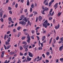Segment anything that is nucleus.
Here are the masks:
<instances>
[{"instance_id":"f257e3e1","label":"nucleus","mask_w":63,"mask_h":63,"mask_svg":"<svg viewBox=\"0 0 63 63\" xmlns=\"http://www.w3.org/2000/svg\"><path fill=\"white\" fill-rule=\"evenodd\" d=\"M23 21H22L19 22V23L20 24H21V25H25L26 24V22H27V17H26L24 18H23ZM23 20H24V21H25V22H24V21Z\"/></svg>"},{"instance_id":"f03ea898","label":"nucleus","mask_w":63,"mask_h":63,"mask_svg":"<svg viewBox=\"0 0 63 63\" xmlns=\"http://www.w3.org/2000/svg\"><path fill=\"white\" fill-rule=\"evenodd\" d=\"M50 24L48 23V22L47 20H46L44 22V23L43 24V27H45V28H47V26H49Z\"/></svg>"},{"instance_id":"7ed1b4c3","label":"nucleus","mask_w":63,"mask_h":63,"mask_svg":"<svg viewBox=\"0 0 63 63\" xmlns=\"http://www.w3.org/2000/svg\"><path fill=\"white\" fill-rule=\"evenodd\" d=\"M23 47L24 48H25V51H26V52H28V49L27 48L29 46L23 45Z\"/></svg>"},{"instance_id":"20e7f679","label":"nucleus","mask_w":63,"mask_h":63,"mask_svg":"<svg viewBox=\"0 0 63 63\" xmlns=\"http://www.w3.org/2000/svg\"><path fill=\"white\" fill-rule=\"evenodd\" d=\"M27 38L28 39L27 40V42H28V43H30L31 39L29 34H28V36H27Z\"/></svg>"},{"instance_id":"39448f33","label":"nucleus","mask_w":63,"mask_h":63,"mask_svg":"<svg viewBox=\"0 0 63 63\" xmlns=\"http://www.w3.org/2000/svg\"><path fill=\"white\" fill-rule=\"evenodd\" d=\"M4 48L5 49V50H6V49H9L10 47H11V45H8L7 46V47H6V45H4Z\"/></svg>"},{"instance_id":"423d86ee","label":"nucleus","mask_w":63,"mask_h":63,"mask_svg":"<svg viewBox=\"0 0 63 63\" xmlns=\"http://www.w3.org/2000/svg\"><path fill=\"white\" fill-rule=\"evenodd\" d=\"M0 17L1 18V19H0V20H1V22H3L4 20H3V19L2 18V16H3V14H2V12H1L0 13Z\"/></svg>"},{"instance_id":"0eeeda50","label":"nucleus","mask_w":63,"mask_h":63,"mask_svg":"<svg viewBox=\"0 0 63 63\" xmlns=\"http://www.w3.org/2000/svg\"><path fill=\"white\" fill-rule=\"evenodd\" d=\"M28 53H29V55L30 57H33V55L32 54V53H31L30 52H29Z\"/></svg>"},{"instance_id":"6e6552de","label":"nucleus","mask_w":63,"mask_h":63,"mask_svg":"<svg viewBox=\"0 0 63 63\" xmlns=\"http://www.w3.org/2000/svg\"><path fill=\"white\" fill-rule=\"evenodd\" d=\"M54 2V0H52L51 2H50V3H49V7H50V6H51V4L53 3V2Z\"/></svg>"},{"instance_id":"1a4fd4ad","label":"nucleus","mask_w":63,"mask_h":63,"mask_svg":"<svg viewBox=\"0 0 63 63\" xmlns=\"http://www.w3.org/2000/svg\"><path fill=\"white\" fill-rule=\"evenodd\" d=\"M57 5H58V3H57L54 5V8H55V10H56V8H57L58 7V6H57Z\"/></svg>"},{"instance_id":"9d476101","label":"nucleus","mask_w":63,"mask_h":63,"mask_svg":"<svg viewBox=\"0 0 63 63\" xmlns=\"http://www.w3.org/2000/svg\"><path fill=\"white\" fill-rule=\"evenodd\" d=\"M60 27V25L59 24H58V25L57 26H56L55 27V29H58Z\"/></svg>"},{"instance_id":"9b49d317","label":"nucleus","mask_w":63,"mask_h":63,"mask_svg":"<svg viewBox=\"0 0 63 63\" xmlns=\"http://www.w3.org/2000/svg\"><path fill=\"white\" fill-rule=\"evenodd\" d=\"M63 37H62V38H61L60 39L61 41L58 42L59 44H61V43H62V42H63Z\"/></svg>"},{"instance_id":"f8f14e48","label":"nucleus","mask_w":63,"mask_h":63,"mask_svg":"<svg viewBox=\"0 0 63 63\" xmlns=\"http://www.w3.org/2000/svg\"><path fill=\"white\" fill-rule=\"evenodd\" d=\"M49 10V9L48 8H47V7H46L44 8V11H47Z\"/></svg>"},{"instance_id":"ddd939ff","label":"nucleus","mask_w":63,"mask_h":63,"mask_svg":"<svg viewBox=\"0 0 63 63\" xmlns=\"http://www.w3.org/2000/svg\"><path fill=\"white\" fill-rule=\"evenodd\" d=\"M38 19L40 21H41L42 19V17L41 16H39L38 17Z\"/></svg>"},{"instance_id":"4468645a","label":"nucleus","mask_w":63,"mask_h":63,"mask_svg":"<svg viewBox=\"0 0 63 63\" xmlns=\"http://www.w3.org/2000/svg\"><path fill=\"white\" fill-rule=\"evenodd\" d=\"M63 47V44L62 46L60 47L59 48V49L60 51H61L62 50V48Z\"/></svg>"},{"instance_id":"2eb2a0df","label":"nucleus","mask_w":63,"mask_h":63,"mask_svg":"<svg viewBox=\"0 0 63 63\" xmlns=\"http://www.w3.org/2000/svg\"><path fill=\"white\" fill-rule=\"evenodd\" d=\"M5 45H10V42L6 41L5 42Z\"/></svg>"},{"instance_id":"dca6fc26","label":"nucleus","mask_w":63,"mask_h":63,"mask_svg":"<svg viewBox=\"0 0 63 63\" xmlns=\"http://www.w3.org/2000/svg\"><path fill=\"white\" fill-rule=\"evenodd\" d=\"M1 13L2 14V15H3V13H4V11H2V8H1L0 9V13Z\"/></svg>"},{"instance_id":"f3484780","label":"nucleus","mask_w":63,"mask_h":63,"mask_svg":"<svg viewBox=\"0 0 63 63\" xmlns=\"http://www.w3.org/2000/svg\"><path fill=\"white\" fill-rule=\"evenodd\" d=\"M21 28V27L20 26H19L17 28V30L19 31L20 29Z\"/></svg>"},{"instance_id":"a211bd4d","label":"nucleus","mask_w":63,"mask_h":63,"mask_svg":"<svg viewBox=\"0 0 63 63\" xmlns=\"http://www.w3.org/2000/svg\"><path fill=\"white\" fill-rule=\"evenodd\" d=\"M27 5L29 6V0H28L27 1Z\"/></svg>"},{"instance_id":"6ab92c4d","label":"nucleus","mask_w":63,"mask_h":63,"mask_svg":"<svg viewBox=\"0 0 63 63\" xmlns=\"http://www.w3.org/2000/svg\"><path fill=\"white\" fill-rule=\"evenodd\" d=\"M42 41H43L45 40V39L46 38V36H43L42 37Z\"/></svg>"},{"instance_id":"aec40b11","label":"nucleus","mask_w":63,"mask_h":63,"mask_svg":"<svg viewBox=\"0 0 63 63\" xmlns=\"http://www.w3.org/2000/svg\"><path fill=\"white\" fill-rule=\"evenodd\" d=\"M22 43L23 44H24L25 45H27V42H22Z\"/></svg>"},{"instance_id":"412c9836","label":"nucleus","mask_w":63,"mask_h":63,"mask_svg":"<svg viewBox=\"0 0 63 63\" xmlns=\"http://www.w3.org/2000/svg\"><path fill=\"white\" fill-rule=\"evenodd\" d=\"M52 37L50 40L49 42V44H50L51 43V41H52Z\"/></svg>"},{"instance_id":"4be33fe9","label":"nucleus","mask_w":63,"mask_h":63,"mask_svg":"<svg viewBox=\"0 0 63 63\" xmlns=\"http://www.w3.org/2000/svg\"><path fill=\"white\" fill-rule=\"evenodd\" d=\"M26 38V37L24 36H23L21 38V40H24L25 38Z\"/></svg>"},{"instance_id":"5701e85b","label":"nucleus","mask_w":63,"mask_h":63,"mask_svg":"<svg viewBox=\"0 0 63 63\" xmlns=\"http://www.w3.org/2000/svg\"><path fill=\"white\" fill-rule=\"evenodd\" d=\"M6 37H7V34H6L5 35L4 37V39L5 40H6Z\"/></svg>"},{"instance_id":"b1692460","label":"nucleus","mask_w":63,"mask_h":63,"mask_svg":"<svg viewBox=\"0 0 63 63\" xmlns=\"http://www.w3.org/2000/svg\"><path fill=\"white\" fill-rule=\"evenodd\" d=\"M10 39H11V37H9V38H8V40H7L8 42H10Z\"/></svg>"},{"instance_id":"393cba45","label":"nucleus","mask_w":63,"mask_h":63,"mask_svg":"<svg viewBox=\"0 0 63 63\" xmlns=\"http://www.w3.org/2000/svg\"><path fill=\"white\" fill-rule=\"evenodd\" d=\"M21 34V32H19L18 33V35H17V37H19V36H20V34Z\"/></svg>"},{"instance_id":"a878e982","label":"nucleus","mask_w":63,"mask_h":63,"mask_svg":"<svg viewBox=\"0 0 63 63\" xmlns=\"http://www.w3.org/2000/svg\"><path fill=\"white\" fill-rule=\"evenodd\" d=\"M8 20L10 21H11L12 20V18L11 17H10L8 18Z\"/></svg>"},{"instance_id":"bb28decb","label":"nucleus","mask_w":63,"mask_h":63,"mask_svg":"<svg viewBox=\"0 0 63 63\" xmlns=\"http://www.w3.org/2000/svg\"><path fill=\"white\" fill-rule=\"evenodd\" d=\"M20 18H24L25 17H24V15H22L20 17Z\"/></svg>"},{"instance_id":"cd10ccee","label":"nucleus","mask_w":63,"mask_h":63,"mask_svg":"<svg viewBox=\"0 0 63 63\" xmlns=\"http://www.w3.org/2000/svg\"><path fill=\"white\" fill-rule=\"evenodd\" d=\"M33 13H34V14H36V15H37L38 14V13L36 11H33Z\"/></svg>"},{"instance_id":"c85d7f7f","label":"nucleus","mask_w":63,"mask_h":63,"mask_svg":"<svg viewBox=\"0 0 63 63\" xmlns=\"http://www.w3.org/2000/svg\"><path fill=\"white\" fill-rule=\"evenodd\" d=\"M20 50H22V49H23V48L22 47L20 46Z\"/></svg>"},{"instance_id":"c756f323","label":"nucleus","mask_w":63,"mask_h":63,"mask_svg":"<svg viewBox=\"0 0 63 63\" xmlns=\"http://www.w3.org/2000/svg\"><path fill=\"white\" fill-rule=\"evenodd\" d=\"M50 53L49 52H47L46 53V54H47V55L48 56V55Z\"/></svg>"},{"instance_id":"7c9ffc66","label":"nucleus","mask_w":63,"mask_h":63,"mask_svg":"<svg viewBox=\"0 0 63 63\" xmlns=\"http://www.w3.org/2000/svg\"><path fill=\"white\" fill-rule=\"evenodd\" d=\"M31 58H30L29 59H28V61H31Z\"/></svg>"},{"instance_id":"2f4dec72","label":"nucleus","mask_w":63,"mask_h":63,"mask_svg":"<svg viewBox=\"0 0 63 63\" xmlns=\"http://www.w3.org/2000/svg\"><path fill=\"white\" fill-rule=\"evenodd\" d=\"M42 56L44 58H45V54H42Z\"/></svg>"},{"instance_id":"473e14b6","label":"nucleus","mask_w":63,"mask_h":63,"mask_svg":"<svg viewBox=\"0 0 63 63\" xmlns=\"http://www.w3.org/2000/svg\"><path fill=\"white\" fill-rule=\"evenodd\" d=\"M52 19V18L51 17H49V20H51Z\"/></svg>"},{"instance_id":"72a5a7b5","label":"nucleus","mask_w":63,"mask_h":63,"mask_svg":"<svg viewBox=\"0 0 63 63\" xmlns=\"http://www.w3.org/2000/svg\"><path fill=\"white\" fill-rule=\"evenodd\" d=\"M27 55V53L26 52L24 54V56H26Z\"/></svg>"},{"instance_id":"f704fd0d","label":"nucleus","mask_w":63,"mask_h":63,"mask_svg":"<svg viewBox=\"0 0 63 63\" xmlns=\"http://www.w3.org/2000/svg\"><path fill=\"white\" fill-rule=\"evenodd\" d=\"M48 16H51V13H49V14H48Z\"/></svg>"},{"instance_id":"c9c22d12","label":"nucleus","mask_w":63,"mask_h":63,"mask_svg":"<svg viewBox=\"0 0 63 63\" xmlns=\"http://www.w3.org/2000/svg\"><path fill=\"white\" fill-rule=\"evenodd\" d=\"M28 23L29 25H30L31 24V23H30V21L29 20L28 21Z\"/></svg>"},{"instance_id":"e433bc0d","label":"nucleus","mask_w":63,"mask_h":63,"mask_svg":"<svg viewBox=\"0 0 63 63\" xmlns=\"http://www.w3.org/2000/svg\"><path fill=\"white\" fill-rule=\"evenodd\" d=\"M36 37H37V39H38L37 41H38L39 40H40V38H39V37L37 36H36Z\"/></svg>"},{"instance_id":"4c0bfd02","label":"nucleus","mask_w":63,"mask_h":63,"mask_svg":"<svg viewBox=\"0 0 63 63\" xmlns=\"http://www.w3.org/2000/svg\"><path fill=\"white\" fill-rule=\"evenodd\" d=\"M60 60L61 61V62H63V58H61L60 59Z\"/></svg>"},{"instance_id":"58836bf2","label":"nucleus","mask_w":63,"mask_h":63,"mask_svg":"<svg viewBox=\"0 0 63 63\" xmlns=\"http://www.w3.org/2000/svg\"><path fill=\"white\" fill-rule=\"evenodd\" d=\"M49 60H46V63H48L49 62Z\"/></svg>"},{"instance_id":"ea45409f","label":"nucleus","mask_w":63,"mask_h":63,"mask_svg":"<svg viewBox=\"0 0 63 63\" xmlns=\"http://www.w3.org/2000/svg\"><path fill=\"white\" fill-rule=\"evenodd\" d=\"M38 49L39 50H42V47H39L38 48Z\"/></svg>"},{"instance_id":"a19ab883","label":"nucleus","mask_w":63,"mask_h":63,"mask_svg":"<svg viewBox=\"0 0 63 63\" xmlns=\"http://www.w3.org/2000/svg\"><path fill=\"white\" fill-rule=\"evenodd\" d=\"M4 56V54H1V58H3Z\"/></svg>"},{"instance_id":"79ce46f5","label":"nucleus","mask_w":63,"mask_h":63,"mask_svg":"<svg viewBox=\"0 0 63 63\" xmlns=\"http://www.w3.org/2000/svg\"><path fill=\"white\" fill-rule=\"evenodd\" d=\"M34 5L33 4L31 5V7H32V8H34Z\"/></svg>"},{"instance_id":"37998d69","label":"nucleus","mask_w":63,"mask_h":63,"mask_svg":"<svg viewBox=\"0 0 63 63\" xmlns=\"http://www.w3.org/2000/svg\"><path fill=\"white\" fill-rule=\"evenodd\" d=\"M13 52H10V55H13Z\"/></svg>"},{"instance_id":"c03bdc74","label":"nucleus","mask_w":63,"mask_h":63,"mask_svg":"<svg viewBox=\"0 0 63 63\" xmlns=\"http://www.w3.org/2000/svg\"><path fill=\"white\" fill-rule=\"evenodd\" d=\"M38 17H37L36 18V22H37V21H38Z\"/></svg>"},{"instance_id":"a18cd8bd","label":"nucleus","mask_w":63,"mask_h":63,"mask_svg":"<svg viewBox=\"0 0 63 63\" xmlns=\"http://www.w3.org/2000/svg\"><path fill=\"white\" fill-rule=\"evenodd\" d=\"M56 40H59V36H58L56 38Z\"/></svg>"},{"instance_id":"49530a36","label":"nucleus","mask_w":63,"mask_h":63,"mask_svg":"<svg viewBox=\"0 0 63 63\" xmlns=\"http://www.w3.org/2000/svg\"><path fill=\"white\" fill-rule=\"evenodd\" d=\"M17 6H18V4L16 3L15 5L16 8H17Z\"/></svg>"},{"instance_id":"de8ad7c7","label":"nucleus","mask_w":63,"mask_h":63,"mask_svg":"<svg viewBox=\"0 0 63 63\" xmlns=\"http://www.w3.org/2000/svg\"><path fill=\"white\" fill-rule=\"evenodd\" d=\"M11 32V31H8L7 32V34H9V33H10Z\"/></svg>"},{"instance_id":"09e8293b","label":"nucleus","mask_w":63,"mask_h":63,"mask_svg":"<svg viewBox=\"0 0 63 63\" xmlns=\"http://www.w3.org/2000/svg\"><path fill=\"white\" fill-rule=\"evenodd\" d=\"M45 5L46 6H47L48 5V2H47L46 4H45Z\"/></svg>"},{"instance_id":"8fccbe9b","label":"nucleus","mask_w":63,"mask_h":63,"mask_svg":"<svg viewBox=\"0 0 63 63\" xmlns=\"http://www.w3.org/2000/svg\"><path fill=\"white\" fill-rule=\"evenodd\" d=\"M44 12H45V10H43V12H42V14L43 15H45V13H44Z\"/></svg>"},{"instance_id":"3c124183","label":"nucleus","mask_w":63,"mask_h":63,"mask_svg":"<svg viewBox=\"0 0 63 63\" xmlns=\"http://www.w3.org/2000/svg\"><path fill=\"white\" fill-rule=\"evenodd\" d=\"M40 44L41 45V47H43L44 46V45H43V44H42V43H40Z\"/></svg>"},{"instance_id":"603ef678","label":"nucleus","mask_w":63,"mask_h":63,"mask_svg":"<svg viewBox=\"0 0 63 63\" xmlns=\"http://www.w3.org/2000/svg\"><path fill=\"white\" fill-rule=\"evenodd\" d=\"M32 7H31L30 9V12H32Z\"/></svg>"},{"instance_id":"864d4df0","label":"nucleus","mask_w":63,"mask_h":63,"mask_svg":"<svg viewBox=\"0 0 63 63\" xmlns=\"http://www.w3.org/2000/svg\"><path fill=\"white\" fill-rule=\"evenodd\" d=\"M8 8L9 10H12V8L10 7H8Z\"/></svg>"},{"instance_id":"5fc2aeb1","label":"nucleus","mask_w":63,"mask_h":63,"mask_svg":"<svg viewBox=\"0 0 63 63\" xmlns=\"http://www.w3.org/2000/svg\"><path fill=\"white\" fill-rule=\"evenodd\" d=\"M20 55H21V56H22L23 55V54L22 53H21L20 52Z\"/></svg>"},{"instance_id":"6e6d98bb","label":"nucleus","mask_w":63,"mask_h":63,"mask_svg":"<svg viewBox=\"0 0 63 63\" xmlns=\"http://www.w3.org/2000/svg\"><path fill=\"white\" fill-rule=\"evenodd\" d=\"M24 11L25 13H26L27 12V9H26L24 10Z\"/></svg>"},{"instance_id":"4d7b16f0","label":"nucleus","mask_w":63,"mask_h":63,"mask_svg":"<svg viewBox=\"0 0 63 63\" xmlns=\"http://www.w3.org/2000/svg\"><path fill=\"white\" fill-rule=\"evenodd\" d=\"M13 31L14 32H16V30L15 29L13 30Z\"/></svg>"},{"instance_id":"13d9d810","label":"nucleus","mask_w":63,"mask_h":63,"mask_svg":"<svg viewBox=\"0 0 63 63\" xmlns=\"http://www.w3.org/2000/svg\"><path fill=\"white\" fill-rule=\"evenodd\" d=\"M39 27H37L35 29V30H38V29H39Z\"/></svg>"},{"instance_id":"bf43d9fd","label":"nucleus","mask_w":63,"mask_h":63,"mask_svg":"<svg viewBox=\"0 0 63 63\" xmlns=\"http://www.w3.org/2000/svg\"><path fill=\"white\" fill-rule=\"evenodd\" d=\"M33 15V14H31L29 16V17H32V16Z\"/></svg>"},{"instance_id":"052dcab7","label":"nucleus","mask_w":63,"mask_h":63,"mask_svg":"<svg viewBox=\"0 0 63 63\" xmlns=\"http://www.w3.org/2000/svg\"><path fill=\"white\" fill-rule=\"evenodd\" d=\"M53 41L54 42V43H56V40L54 39H53Z\"/></svg>"},{"instance_id":"680f3d73","label":"nucleus","mask_w":63,"mask_h":63,"mask_svg":"<svg viewBox=\"0 0 63 63\" xmlns=\"http://www.w3.org/2000/svg\"><path fill=\"white\" fill-rule=\"evenodd\" d=\"M54 32L55 34H56V32H55V30H54Z\"/></svg>"},{"instance_id":"e2e57ef3","label":"nucleus","mask_w":63,"mask_h":63,"mask_svg":"<svg viewBox=\"0 0 63 63\" xmlns=\"http://www.w3.org/2000/svg\"><path fill=\"white\" fill-rule=\"evenodd\" d=\"M31 38L33 40H34V37H33V36H31Z\"/></svg>"},{"instance_id":"0e129e2a","label":"nucleus","mask_w":63,"mask_h":63,"mask_svg":"<svg viewBox=\"0 0 63 63\" xmlns=\"http://www.w3.org/2000/svg\"><path fill=\"white\" fill-rule=\"evenodd\" d=\"M53 23H55V19H54L53 21Z\"/></svg>"},{"instance_id":"69168bd1","label":"nucleus","mask_w":63,"mask_h":63,"mask_svg":"<svg viewBox=\"0 0 63 63\" xmlns=\"http://www.w3.org/2000/svg\"><path fill=\"white\" fill-rule=\"evenodd\" d=\"M9 12L10 13V14H12V12L11 11H9Z\"/></svg>"},{"instance_id":"338daca9","label":"nucleus","mask_w":63,"mask_h":63,"mask_svg":"<svg viewBox=\"0 0 63 63\" xmlns=\"http://www.w3.org/2000/svg\"><path fill=\"white\" fill-rule=\"evenodd\" d=\"M32 34H33L34 33V31L32 30Z\"/></svg>"},{"instance_id":"774afa93","label":"nucleus","mask_w":63,"mask_h":63,"mask_svg":"<svg viewBox=\"0 0 63 63\" xmlns=\"http://www.w3.org/2000/svg\"><path fill=\"white\" fill-rule=\"evenodd\" d=\"M7 60H6L4 63H7Z\"/></svg>"}]
</instances>
